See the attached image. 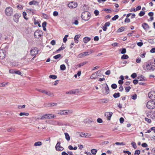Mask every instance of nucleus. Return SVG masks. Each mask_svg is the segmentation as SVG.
Masks as SVG:
<instances>
[{"label": "nucleus", "instance_id": "obj_41", "mask_svg": "<svg viewBox=\"0 0 155 155\" xmlns=\"http://www.w3.org/2000/svg\"><path fill=\"white\" fill-rule=\"evenodd\" d=\"M117 86L116 84H113L111 85V87L112 89H115L117 88Z\"/></svg>", "mask_w": 155, "mask_h": 155}, {"label": "nucleus", "instance_id": "obj_47", "mask_svg": "<svg viewBox=\"0 0 155 155\" xmlns=\"http://www.w3.org/2000/svg\"><path fill=\"white\" fill-rule=\"evenodd\" d=\"M130 89L131 87L130 86H129L125 88V90L127 92H128Z\"/></svg>", "mask_w": 155, "mask_h": 155}, {"label": "nucleus", "instance_id": "obj_2", "mask_svg": "<svg viewBox=\"0 0 155 155\" xmlns=\"http://www.w3.org/2000/svg\"><path fill=\"white\" fill-rule=\"evenodd\" d=\"M91 14L88 12H85L82 13L81 17V18L85 21H87L91 18Z\"/></svg>", "mask_w": 155, "mask_h": 155}, {"label": "nucleus", "instance_id": "obj_35", "mask_svg": "<svg viewBox=\"0 0 155 155\" xmlns=\"http://www.w3.org/2000/svg\"><path fill=\"white\" fill-rule=\"evenodd\" d=\"M42 143L40 141H38L34 143L35 146H40L41 145Z\"/></svg>", "mask_w": 155, "mask_h": 155}, {"label": "nucleus", "instance_id": "obj_16", "mask_svg": "<svg viewBox=\"0 0 155 155\" xmlns=\"http://www.w3.org/2000/svg\"><path fill=\"white\" fill-rule=\"evenodd\" d=\"M29 4L30 5H34L36 6H38L39 5V2L35 0H33L29 2Z\"/></svg>", "mask_w": 155, "mask_h": 155}, {"label": "nucleus", "instance_id": "obj_26", "mask_svg": "<svg viewBox=\"0 0 155 155\" xmlns=\"http://www.w3.org/2000/svg\"><path fill=\"white\" fill-rule=\"evenodd\" d=\"M76 93V91L74 90H71L69 91H68L66 92V94H74Z\"/></svg>", "mask_w": 155, "mask_h": 155}, {"label": "nucleus", "instance_id": "obj_20", "mask_svg": "<svg viewBox=\"0 0 155 155\" xmlns=\"http://www.w3.org/2000/svg\"><path fill=\"white\" fill-rule=\"evenodd\" d=\"M26 11L28 13L31 14L32 13L33 14H34L35 13L34 10L32 8L27 9Z\"/></svg>", "mask_w": 155, "mask_h": 155}, {"label": "nucleus", "instance_id": "obj_14", "mask_svg": "<svg viewBox=\"0 0 155 155\" xmlns=\"http://www.w3.org/2000/svg\"><path fill=\"white\" fill-rule=\"evenodd\" d=\"M89 55L88 52H85L78 54V56L79 58H81Z\"/></svg>", "mask_w": 155, "mask_h": 155}, {"label": "nucleus", "instance_id": "obj_49", "mask_svg": "<svg viewBox=\"0 0 155 155\" xmlns=\"http://www.w3.org/2000/svg\"><path fill=\"white\" fill-rule=\"evenodd\" d=\"M145 120L146 121H147L148 123H150L151 122V120L150 119H149L147 118V117L145 118Z\"/></svg>", "mask_w": 155, "mask_h": 155}, {"label": "nucleus", "instance_id": "obj_5", "mask_svg": "<svg viewBox=\"0 0 155 155\" xmlns=\"http://www.w3.org/2000/svg\"><path fill=\"white\" fill-rule=\"evenodd\" d=\"M147 107L149 109H153L155 107V102L153 101H149L147 104Z\"/></svg>", "mask_w": 155, "mask_h": 155}, {"label": "nucleus", "instance_id": "obj_24", "mask_svg": "<svg viewBox=\"0 0 155 155\" xmlns=\"http://www.w3.org/2000/svg\"><path fill=\"white\" fill-rule=\"evenodd\" d=\"M19 115L20 116H28L29 115V114L27 112H21L19 114Z\"/></svg>", "mask_w": 155, "mask_h": 155}, {"label": "nucleus", "instance_id": "obj_9", "mask_svg": "<svg viewBox=\"0 0 155 155\" xmlns=\"http://www.w3.org/2000/svg\"><path fill=\"white\" fill-rule=\"evenodd\" d=\"M68 6L70 8H75L77 6V4L75 2H71L68 3Z\"/></svg>", "mask_w": 155, "mask_h": 155}, {"label": "nucleus", "instance_id": "obj_7", "mask_svg": "<svg viewBox=\"0 0 155 155\" xmlns=\"http://www.w3.org/2000/svg\"><path fill=\"white\" fill-rule=\"evenodd\" d=\"M49 123L54 125L61 126L63 125V123L62 122L55 120H50Z\"/></svg>", "mask_w": 155, "mask_h": 155}, {"label": "nucleus", "instance_id": "obj_38", "mask_svg": "<svg viewBox=\"0 0 155 155\" xmlns=\"http://www.w3.org/2000/svg\"><path fill=\"white\" fill-rule=\"evenodd\" d=\"M49 77L50 78L53 79H56L57 78V76L54 75H50Z\"/></svg>", "mask_w": 155, "mask_h": 155}, {"label": "nucleus", "instance_id": "obj_46", "mask_svg": "<svg viewBox=\"0 0 155 155\" xmlns=\"http://www.w3.org/2000/svg\"><path fill=\"white\" fill-rule=\"evenodd\" d=\"M131 145L134 148V149H135L137 148V146L136 144V143L134 142H132L131 143Z\"/></svg>", "mask_w": 155, "mask_h": 155}, {"label": "nucleus", "instance_id": "obj_27", "mask_svg": "<svg viewBox=\"0 0 155 155\" xmlns=\"http://www.w3.org/2000/svg\"><path fill=\"white\" fill-rule=\"evenodd\" d=\"M96 73H94L90 77V79H96L97 77V75L96 73Z\"/></svg>", "mask_w": 155, "mask_h": 155}, {"label": "nucleus", "instance_id": "obj_40", "mask_svg": "<svg viewBox=\"0 0 155 155\" xmlns=\"http://www.w3.org/2000/svg\"><path fill=\"white\" fill-rule=\"evenodd\" d=\"M73 113V111L72 110H66V115L68 114H71Z\"/></svg>", "mask_w": 155, "mask_h": 155}, {"label": "nucleus", "instance_id": "obj_17", "mask_svg": "<svg viewBox=\"0 0 155 155\" xmlns=\"http://www.w3.org/2000/svg\"><path fill=\"white\" fill-rule=\"evenodd\" d=\"M5 53H4L2 51H0V59H2L5 56Z\"/></svg>", "mask_w": 155, "mask_h": 155}, {"label": "nucleus", "instance_id": "obj_61", "mask_svg": "<svg viewBox=\"0 0 155 155\" xmlns=\"http://www.w3.org/2000/svg\"><path fill=\"white\" fill-rule=\"evenodd\" d=\"M141 145L142 147H147V144L145 143H142Z\"/></svg>", "mask_w": 155, "mask_h": 155}, {"label": "nucleus", "instance_id": "obj_34", "mask_svg": "<svg viewBox=\"0 0 155 155\" xmlns=\"http://www.w3.org/2000/svg\"><path fill=\"white\" fill-rule=\"evenodd\" d=\"M60 69L62 71H64L66 69V67L64 64H63L60 66Z\"/></svg>", "mask_w": 155, "mask_h": 155}, {"label": "nucleus", "instance_id": "obj_52", "mask_svg": "<svg viewBox=\"0 0 155 155\" xmlns=\"http://www.w3.org/2000/svg\"><path fill=\"white\" fill-rule=\"evenodd\" d=\"M137 98V95L136 94H134V95H132L131 98L134 99L135 100Z\"/></svg>", "mask_w": 155, "mask_h": 155}, {"label": "nucleus", "instance_id": "obj_43", "mask_svg": "<svg viewBox=\"0 0 155 155\" xmlns=\"http://www.w3.org/2000/svg\"><path fill=\"white\" fill-rule=\"evenodd\" d=\"M137 76V74L136 73H133L131 75V77L134 79Z\"/></svg>", "mask_w": 155, "mask_h": 155}, {"label": "nucleus", "instance_id": "obj_51", "mask_svg": "<svg viewBox=\"0 0 155 155\" xmlns=\"http://www.w3.org/2000/svg\"><path fill=\"white\" fill-rule=\"evenodd\" d=\"M136 61L137 63H140L141 61V59L140 58H137L136 60Z\"/></svg>", "mask_w": 155, "mask_h": 155}, {"label": "nucleus", "instance_id": "obj_55", "mask_svg": "<svg viewBox=\"0 0 155 155\" xmlns=\"http://www.w3.org/2000/svg\"><path fill=\"white\" fill-rule=\"evenodd\" d=\"M58 12L55 11H54L53 13V15L54 16H56L58 15Z\"/></svg>", "mask_w": 155, "mask_h": 155}, {"label": "nucleus", "instance_id": "obj_21", "mask_svg": "<svg viewBox=\"0 0 155 155\" xmlns=\"http://www.w3.org/2000/svg\"><path fill=\"white\" fill-rule=\"evenodd\" d=\"M80 35H76L74 37V40L76 43H78V38H80Z\"/></svg>", "mask_w": 155, "mask_h": 155}, {"label": "nucleus", "instance_id": "obj_3", "mask_svg": "<svg viewBox=\"0 0 155 155\" xmlns=\"http://www.w3.org/2000/svg\"><path fill=\"white\" fill-rule=\"evenodd\" d=\"M56 117L55 115L51 114H46L42 115L41 118H40V120H42L44 119H51Z\"/></svg>", "mask_w": 155, "mask_h": 155}, {"label": "nucleus", "instance_id": "obj_6", "mask_svg": "<svg viewBox=\"0 0 155 155\" xmlns=\"http://www.w3.org/2000/svg\"><path fill=\"white\" fill-rule=\"evenodd\" d=\"M5 12L6 15L8 16H11L13 13L12 9L10 7H8L5 9Z\"/></svg>", "mask_w": 155, "mask_h": 155}, {"label": "nucleus", "instance_id": "obj_11", "mask_svg": "<svg viewBox=\"0 0 155 155\" xmlns=\"http://www.w3.org/2000/svg\"><path fill=\"white\" fill-rule=\"evenodd\" d=\"M61 143L60 142H58L55 146V148L56 150L59 151H62L64 148L60 145Z\"/></svg>", "mask_w": 155, "mask_h": 155}, {"label": "nucleus", "instance_id": "obj_59", "mask_svg": "<svg viewBox=\"0 0 155 155\" xmlns=\"http://www.w3.org/2000/svg\"><path fill=\"white\" fill-rule=\"evenodd\" d=\"M15 70L14 69H10L9 70V73L11 74H15Z\"/></svg>", "mask_w": 155, "mask_h": 155}, {"label": "nucleus", "instance_id": "obj_37", "mask_svg": "<svg viewBox=\"0 0 155 155\" xmlns=\"http://www.w3.org/2000/svg\"><path fill=\"white\" fill-rule=\"evenodd\" d=\"M91 152L93 154L95 155L96 153L97 150L95 149H92L91 150Z\"/></svg>", "mask_w": 155, "mask_h": 155}, {"label": "nucleus", "instance_id": "obj_42", "mask_svg": "<svg viewBox=\"0 0 155 155\" xmlns=\"http://www.w3.org/2000/svg\"><path fill=\"white\" fill-rule=\"evenodd\" d=\"M140 153V151L139 150H135L134 153V155H139Z\"/></svg>", "mask_w": 155, "mask_h": 155}, {"label": "nucleus", "instance_id": "obj_56", "mask_svg": "<svg viewBox=\"0 0 155 155\" xmlns=\"http://www.w3.org/2000/svg\"><path fill=\"white\" fill-rule=\"evenodd\" d=\"M94 13L96 16H97L99 15V12L97 10H95L94 11Z\"/></svg>", "mask_w": 155, "mask_h": 155}, {"label": "nucleus", "instance_id": "obj_22", "mask_svg": "<svg viewBox=\"0 0 155 155\" xmlns=\"http://www.w3.org/2000/svg\"><path fill=\"white\" fill-rule=\"evenodd\" d=\"M57 114L61 115H66V110H62L58 111Z\"/></svg>", "mask_w": 155, "mask_h": 155}, {"label": "nucleus", "instance_id": "obj_13", "mask_svg": "<svg viewBox=\"0 0 155 155\" xmlns=\"http://www.w3.org/2000/svg\"><path fill=\"white\" fill-rule=\"evenodd\" d=\"M112 114L113 113L110 112H106L105 114V116L108 118L107 119L108 120H110Z\"/></svg>", "mask_w": 155, "mask_h": 155}, {"label": "nucleus", "instance_id": "obj_44", "mask_svg": "<svg viewBox=\"0 0 155 155\" xmlns=\"http://www.w3.org/2000/svg\"><path fill=\"white\" fill-rule=\"evenodd\" d=\"M61 56V55L60 54H58L56 55H55L53 57L54 58L56 59H58V58L60 57Z\"/></svg>", "mask_w": 155, "mask_h": 155}, {"label": "nucleus", "instance_id": "obj_36", "mask_svg": "<svg viewBox=\"0 0 155 155\" xmlns=\"http://www.w3.org/2000/svg\"><path fill=\"white\" fill-rule=\"evenodd\" d=\"M115 144L117 145H125V143L124 142H116L115 143Z\"/></svg>", "mask_w": 155, "mask_h": 155}, {"label": "nucleus", "instance_id": "obj_53", "mask_svg": "<svg viewBox=\"0 0 155 155\" xmlns=\"http://www.w3.org/2000/svg\"><path fill=\"white\" fill-rule=\"evenodd\" d=\"M49 105L50 106H54L57 105V104L54 103H51L49 104Z\"/></svg>", "mask_w": 155, "mask_h": 155}, {"label": "nucleus", "instance_id": "obj_54", "mask_svg": "<svg viewBox=\"0 0 155 155\" xmlns=\"http://www.w3.org/2000/svg\"><path fill=\"white\" fill-rule=\"evenodd\" d=\"M130 22V19L128 18H127L124 20V22L127 23H129Z\"/></svg>", "mask_w": 155, "mask_h": 155}, {"label": "nucleus", "instance_id": "obj_39", "mask_svg": "<svg viewBox=\"0 0 155 155\" xmlns=\"http://www.w3.org/2000/svg\"><path fill=\"white\" fill-rule=\"evenodd\" d=\"M118 18H119L118 15H114V16L112 18V20L113 21H115L117 19H118Z\"/></svg>", "mask_w": 155, "mask_h": 155}, {"label": "nucleus", "instance_id": "obj_29", "mask_svg": "<svg viewBox=\"0 0 155 155\" xmlns=\"http://www.w3.org/2000/svg\"><path fill=\"white\" fill-rule=\"evenodd\" d=\"M45 94L49 96H52L54 95L53 93H51L50 91H46Z\"/></svg>", "mask_w": 155, "mask_h": 155}, {"label": "nucleus", "instance_id": "obj_30", "mask_svg": "<svg viewBox=\"0 0 155 155\" xmlns=\"http://www.w3.org/2000/svg\"><path fill=\"white\" fill-rule=\"evenodd\" d=\"M121 59H127L129 58V56L127 54H123L121 57Z\"/></svg>", "mask_w": 155, "mask_h": 155}, {"label": "nucleus", "instance_id": "obj_12", "mask_svg": "<svg viewBox=\"0 0 155 155\" xmlns=\"http://www.w3.org/2000/svg\"><path fill=\"white\" fill-rule=\"evenodd\" d=\"M149 97L152 100H155V92L153 91L150 92L148 94Z\"/></svg>", "mask_w": 155, "mask_h": 155}, {"label": "nucleus", "instance_id": "obj_62", "mask_svg": "<svg viewBox=\"0 0 155 155\" xmlns=\"http://www.w3.org/2000/svg\"><path fill=\"white\" fill-rule=\"evenodd\" d=\"M107 100L106 99H102L101 100V101L102 103H106L107 102Z\"/></svg>", "mask_w": 155, "mask_h": 155}, {"label": "nucleus", "instance_id": "obj_23", "mask_svg": "<svg viewBox=\"0 0 155 155\" xmlns=\"http://www.w3.org/2000/svg\"><path fill=\"white\" fill-rule=\"evenodd\" d=\"M88 134L87 133H84L82 132H77V136H87L88 135Z\"/></svg>", "mask_w": 155, "mask_h": 155}, {"label": "nucleus", "instance_id": "obj_25", "mask_svg": "<svg viewBox=\"0 0 155 155\" xmlns=\"http://www.w3.org/2000/svg\"><path fill=\"white\" fill-rule=\"evenodd\" d=\"M125 29V28L124 27H121L117 30V32H120L123 31Z\"/></svg>", "mask_w": 155, "mask_h": 155}, {"label": "nucleus", "instance_id": "obj_57", "mask_svg": "<svg viewBox=\"0 0 155 155\" xmlns=\"http://www.w3.org/2000/svg\"><path fill=\"white\" fill-rule=\"evenodd\" d=\"M146 53L145 52L143 53L140 55V57L142 58H144L145 57Z\"/></svg>", "mask_w": 155, "mask_h": 155}, {"label": "nucleus", "instance_id": "obj_8", "mask_svg": "<svg viewBox=\"0 0 155 155\" xmlns=\"http://www.w3.org/2000/svg\"><path fill=\"white\" fill-rule=\"evenodd\" d=\"M30 54L32 56H34L38 53V50L36 47L32 48L30 50Z\"/></svg>", "mask_w": 155, "mask_h": 155}, {"label": "nucleus", "instance_id": "obj_18", "mask_svg": "<svg viewBox=\"0 0 155 155\" xmlns=\"http://www.w3.org/2000/svg\"><path fill=\"white\" fill-rule=\"evenodd\" d=\"M106 86L105 87V94H108L109 92V90L108 86L107 84H106Z\"/></svg>", "mask_w": 155, "mask_h": 155}, {"label": "nucleus", "instance_id": "obj_58", "mask_svg": "<svg viewBox=\"0 0 155 155\" xmlns=\"http://www.w3.org/2000/svg\"><path fill=\"white\" fill-rule=\"evenodd\" d=\"M97 121L98 123H102L103 122L102 120L100 118H98L97 120Z\"/></svg>", "mask_w": 155, "mask_h": 155}, {"label": "nucleus", "instance_id": "obj_15", "mask_svg": "<svg viewBox=\"0 0 155 155\" xmlns=\"http://www.w3.org/2000/svg\"><path fill=\"white\" fill-rule=\"evenodd\" d=\"M142 26L143 28L146 31L148 30L150 28L149 25L146 23H143Z\"/></svg>", "mask_w": 155, "mask_h": 155}, {"label": "nucleus", "instance_id": "obj_4", "mask_svg": "<svg viewBox=\"0 0 155 155\" xmlns=\"http://www.w3.org/2000/svg\"><path fill=\"white\" fill-rule=\"evenodd\" d=\"M43 34L42 31L40 30H36L34 33V36L35 38H39L42 37Z\"/></svg>", "mask_w": 155, "mask_h": 155}, {"label": "nucleus", "instance_id": "obj_19", "mask_svg": "<svg viewBox=\"0 0 155 155\" xmlns=\"http://www.w3.org/2000/svg\"><path fill=\"white\" fill-rule=\"evenodd\" d=\"M90 40H91V38L88 37H84L83 39V41L85 43H87Z\"/></svg>", "mask_w": 155, "mask_h": 155}, {"label": "nucleus", "instance_id": "obj_10", "mask_svg": "<svg viewBox=\"0 0 155 155\" xmlns=\"http://www.w3.org/2000/svg\"><path fill=\"white\" fill-rule=\"evenodd\" d=\"M20 17V15L18 13L14 14L13 16V20L16 23L18 22L19 18Z\"/></svg>", "mask_w": 155, "mask_h": 155}, {"label": "nucleus", "instance_id": "obj_45", "mask_svg": "<svg viewBox=\"0 0 155 155\" xmlns=\"http://www.w3.org/2000/svg\"><path fill=\"white\" fill-rule=\"evenodd\" d=\"M145 12H144L141 11L139 13V15L140 16H143L145 15Z\"/></svg>", "mask_w": 155, "mask_h": 155}, {"label": "nucleus", "instance_id": "obj_48", "mask_svg": "<svg viewBox=\"0 0 155 155\" xmlns=\"http://www.w3.org/2000/svg\"><path fill=\"white\" fill-rule=\"evenodd\" d=\"M87 63V62L86 61H84V62L81 63L80 64H79V67H81L83 66L84 65H85V64H86Z\"/></svg>", "mask_w": 155, "mask_h": 155}, {"label": "nucleus", "instance_id": "obj_50", "mask_svg": "<svg viewBox=\"0 0 155 155\" xmlns=\"http://www.w3.org/2000/svg\"><path fill=\"white\" fill-rule=\"evenodd\" d=\"M15 74H18L19 75H21V73L19 70L15 71Z\"/></svg>", "mask_w": 155, "mask_h": 155}, {"label": "nucleus", "instance_id": "obj_32", "mask_svg": "<svg viewBox=\"0 0 155 155\" xmlns=\"http://www.w3.org/2000/svg\"><path fill=\"white\" fill-rule=\"evenodd\" d=\"M23 18H24L26 20H27L28 19V18L26 16L27 15V14L26 12H23Z\"/></svg>", "mask_w": 155, "mask_h": 155}, {"label": "nucleus", "instance_id": "obj_64", "mask_svg": "<svg viewBox=\"0 0 155 155\" xmlns=\"http://www.w3.org/2000/svg\"><path fill=\"white\" fill-rule=\"evenodd\" d=\"M123 152L127 153L128 155H130L131 154V152L128 151L124 150Z\"/></svg>", "mask_w": 155, "mask_h": 155}, {"label": "nucleus", "instance_id": "obj_63", "mask_svg": "<svg viewBox=\"0 0 155 155\" xmlns=\"http://www.w3.org/2000/svg\"><path fill=\"white\" fill-rule=\"evenodd\" d=\"M143 43L142 42H139L137 43V45L139 47L143 45Z\"/></svg>", "mask_w": 155, "mask_h": 155}, {"label": "nucleus", "instance_id": "obj_31", "mask_svg": "<svg viewBox=\"0 0 155 155\" xmlns=\"http://www.w3.org/2000/svg\"><path fill=\"white\" fill-rule=\"evenodd\" d=\"M113 97L115 98H117L119 97L120 96V94L119 93H115L113 95Z\"/></svg>", "mask_w": 155, "mask_h": 155}, {"label": "nucleus", "instance_id": "obj_33", "mask_svg": "<svg viewBox=\"0 0 155 155\" xmlns=\"http://www.w3.org/2000/svg\"><path fill=\"white\" fill-rule=\"evenodd\" d=\"M147 137L148 138L149 140L155 141V136H147Z\"/></svg>", "mask_w": 155, "mask_h": 155}, {"label": "nucleus", "instance_id": "obj_60", "mask_svg": "<svg viewBox=\"0 0 155 155\" xmlns=\"http://www.w3.org/2000/svg\"><path fill=\"white\" fill-rule=\"evenodd\" d=\"M126 50L125 48H123L121 51V53L122 54H125L126 53Z\"/></svg>", "mask_w": 155, "mask_h": 155}, {"label": "nucleus", "instance_id": "obj_1", "mask_svg": "<svg viewBox=\"0 0 155 155\" xmlns=\"http://www.w3.org/2000/svg\"><path fill=\"white\" fill-rule=\"evenodd\" d=\"M143 68L147 71H153L155 69V66L153 63H148L145 64L143 66Z\"/></svg>", "mask_w": 155, "mask_h": 155}, {"label": "nucleus", "instance_id": "obj_28", "mask_svg": "<svg viewBox=\"0 0 155 155\" xmlns=\"http://www.w3.org/2000/svg\"><path fill=\"white\" fill-rule=\"evenodd\" d=\"M150 115L151 118L154 119L155 118V111H154L152 112H151Z\"/></svg>", "mask_w": 155, "mask_h": 155}]
</instances>
